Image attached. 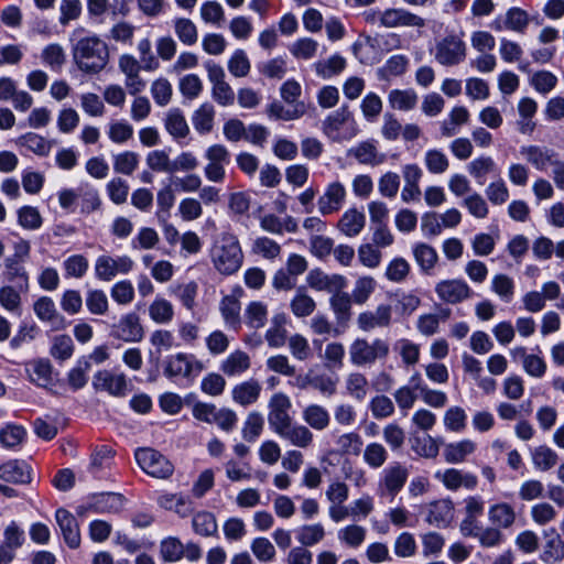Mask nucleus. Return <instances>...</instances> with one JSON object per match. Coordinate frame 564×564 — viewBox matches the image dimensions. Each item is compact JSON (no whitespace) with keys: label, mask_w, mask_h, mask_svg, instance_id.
Here are the masks:
<instances>
[{"label":"nucleus","mask_w":564,"mask_h":564,"mask_svg":"<svg viewBox=\"0 0 564 564\" xmlns=\"http://www.w3.org/2000/svg\"><path fill=\"white\" fill-rule=\"evenodd\" d=\"M467 47L462 36L448 34L435 45L434 57L443 66H456L466 58Z\"/></svg>","instance_id":"nucleus-5"},{"label":"nucleus","mask_w":564,"mask_h":564,"mask_svg":"<svg viewBox=\"0 0 564 564\" xmlns=\"http://www.w3.org/2000/svg\"><path fill=\"white\" fill-rule=\"evenodd\" d=\"M78 198L80 199V213L85 215L99 210L102 204L99 192L88 184L78 187Z\"/></svg>","instance_id":"nucleus-53"},{"label":"nucleus","mask_w":564,"mask_h":564,"mask_svg":"<svg viewBox=\"0 0 564 564\" xmlns=\"http://www.w3.org/2000/svg\"><path fill=\"white\" fill-rule=\"evenodd\" d=\"M33 312L41 322L50 324L54 329H63L66 326L65 317L48 296L39 297L33 303Z\"/></svg>","instance_id":"nucleus-24"},{"label":"nucleus","mask_w":564,"mask_h":564,"mask_svg":"<svg viewBox=\"0 0 564 564\" xmlns=\"http://www.w3.org/2000/svg\"><path fill=\"white\" fill-rule=\"evenodd\" d=\"M55 520L68 547L77 549L80 545V531L76 518L66 509L59 508L55 512Z\"/></svg>","instance_id":"nucleus-25"},{"label":"nucleus","mask_w":564,"mask_h":564,"mask_svg":"<svg viewBox=\"0 0 564 564\" xmlns=\"http://www.w3.org/2000/svg\"><path fill=\"white\" fill-rule=\"evenodd\" d=\"M156 502L164 510L174 511L181 518H187L193 512L191 501L181 494H162Z\"/></svg>","instance_id":"nucleus-37"},{"label":"nucleus","mask_w":564,"mask_h":564,"mask_svg":"<svg viewBox=\"0 0 564 564\" xmlns=\"http://www.w3.org/2000/svg\"><path fill=\"white\" fill-rule=\"evenodd\" d=\"M519 152L538 171H545L558 155L554 150L540 145H523Z\"/></svg>","instance_id":"nucleus-26"},{"label":"nucleus","mask_w":564,"mask_h":564,"mask_svg":"<svg viewBox=\"0 0 564 564\" xmlns=\"http://www.w3.org/2000/svg\"><path fill=\"white\" fill-rule=\"evenodd\" d=\"M393 310L390 304H379L375 310L364 311L358 314L356 324L364 333L375 329H386L392 325Z\"/></svg>","instance_id":"nucleus-13"},{"label":"nucleus","mask_w":564,"mask_h":564,"mask_svg":"<svg viewBox=\"0 0 564 564\" xmlns=\"http://www.w3.org/2000/svg\"><path fill=\"white\" fill-rule=\"evenodd\" d=\"M529 24V13L522 8L511 7L503 15H497L490 23V28L496 32L512 31L524 34Z\"/></svg>","instance_id":"nucleus-15"},{"label":"nucleus","mask_w":564,"mask_h":564,"mask_svg":"<svg viewBox=\"0 0 564 564\" xmlns=\"http://www.w3.org/2000/svg\"><path fill=\"white\" fill-rule=\"evenodd\" d=\"M124 506V498L120 494L104 492L96 495L91 500L78 507L77 513L85 516L88 512L95 513H118Z\"/></svg>","instance_id":"nucleus-16"},{"label":"nucleus","mask_w":564,"mask_h":564,"mask_svg":"<svg viewBox=\"0 0 564 564\" xmlns=\"http://www.w3.org/2000/svg\"><path fill=\"white\" fill-rule=\"evenodd\" d=\"M275 434L289 445L296 448L307 449L314 444L313 432L305 424L295 423L293 421Z\"/></svg>","instance_id":"nucleus-23"},{"label":"nucleus","mask_w":564,"mask_h":564,"mask_svg":"<svg viewBox=\"0 0 564 564\" xmlns=\"http://www.w3.org/2000/svg\"><path fill=\"white\" fill-rule=\"evenodd\" d=\"M17 142L40 156L48 155L52 149V144L48 140L33 132H28L21 135Z\"/></svg>","instance_id":"nucleus-56"},{"label":"nucleus","mask_w":564,"mask_h":564,"mask_svg":"<svg viewBox=\"0 0 564 564\" xmlns=\"http://www.w3.org/2000/svg\"><path fill=\"white\" fill-rule=\"evenodd\" d=\"M243 317L248 327L262 328L268 321V305L261 301H252L246 306Z\"/></svg>","instance_id":"nucleus-46"},{"label":"nucleus","mask_w":564,"mask_h":564,"mask_svg":"<svg viewBox=\"0 0 564 564\" xmlns=\"http://www.w3.org/2000/svg\"><path fill=\"white\" fill-rule=\"evenodd\" d=\"M207 76L213 85L212 97L220 106H230L235 101V93L230 85L225 80L224 68L215 62L205 63Z\"/></svg>","instance_id":"nucleus-11"},{"label":"nucleus","mask_w":564,"mask_h":564,"mask_svg":"<svg viewBox=\"0 0 564 564\" xmlns=\"http://www.w3.org/2000/svg\"><path fill=\"white\" fill-rule=\"evenodd\" d=\"M351 296L341 291H336L329 299V306L338 322H347L351 316Z\"/></svg>","instance_id":"nucleus-49"},{"label":"nucleus","mask_w":564,"mask_h":564,"mask_svg":"<svg viewBox=\"0 0 564 564\" xmlns=\"http://www.w3.org/2000/svg\"><path fill=\"white\" fill-rule=\"evenodd\" d=\"M242 295V288L236 286L232 289L230 294L221 297L218 306L225 326L235 332H238L241 328L240 299Z\"/></svg>","instance_id":"nucleus-14"},{"label":"nucleus","mask_w":564,"mask_h":564,"mask_svg":"<svg viewBox=\"0 0 564 564\" xmlns=\"http://www.w3.org/2000/svg\"><path fill=\"white\" fill-rule=\"evenodd\" d=\"M347 189L339 181L330 182L323 195L318 197V212L323 216L332 215L340 210L346 202Z\"/></svg>","instance_id":"nucleus-19"},{"label":"nucleus","mask_w":564,"mask_h":564,"mask_svg":"<svg viewBox=\"0 0 564 564\" xmlns=\"http://www.w3.org/2000/svg\"><path fill=\"white\" fill-rule=\"evenodd\" d=\"M177 39L185 45H193L197 42L198 32L194 22L186 18H177L173 22Z\"/></svg>","instance_id":"nucleus-63"},{"label":"nucleus","mask_w":564,"mask_h":564,"mask_svg":"<svg viewBox=\"0 0 564 564\" xmlns=\"http://www.w3.org/2000/svg\"><path fill=\"white\" fill-rule=\"evenodd\" d=\"M0 479L13 484H29L31 471L24 462L9 460L0 466Z\"/></svg>","instance_id":"nucleus-34"},{"label":"nucleus","mask_w":564,"mask_h":564,"mask_svg":"<svg viewBox=\"0 0 564 564\" xmlns=\"http://www.w3.org/2000/svg\"><path fill=\"white\" fill-rule=\"evenodd\" d=\"M438 299L448 304H458L473 295L469 285L460 279L442 280L435 285Z\"/></svg>","instance_id":"nucleus-20"},{"label":"nucleus","mask_w":564,"mask_h":564,"mask_svg":"<svg viewBox=\"0 0 564 564\" xmlns=\"http://www.w3.org/2000/svg\"><path fill=\"white\" fill-rule=\"evenodd\" d=\"M443 423L447 431L460 433L466 429L467 413L462 406H449L444 413Z\"/></svg>","instance_id":"nucleus-55"},{"label":"nucleus","mask_w":564,"mask_h":564,"mask_svg":"<svg viewBox=\"0 0 564 564\" xmlns=\"http://www.w3.org/2000/svg\"><path fill=\"white\" fill-rule=\"evenodd\" d=\"M291 408V399L285 393L275 392L271 395L268 403V422L273 433H278L293 421L290 414Z\"/></svg>","instance_id":"nucleus-12"},{"label":"nucleus","mask_w":564,"mask_h":564,"mask_svg":"<svg viewBox=\"0 0 564 564\" xmlns=\"http://www.w3.org/2000/svg\"><path fill=\"white\" fill-rule=\"evenodd\" d=\"M381 26L386 29H420L425 26V20L404 8H388L381 11Z\"/></svg>","instance_id":"nucleus-18"},{"label":"nucleus","mask_w":564,"mask_h":564,"mask_svg":"<svg viewBox=\"0 0 564 564\" xmlns=\"http://www.w3.org/2000/svg\"><path fill=\"white\" fill-rule=\"evenodd\" d=\"M251 366L249 355L240 349L229 354L220 364V370L228 377H235L247 371Z\"/></svg>","instance_id":"nucleus-36"},{"label":"nucleus","mask_w":564,"mask_h":564,"mask_svg":"<svg viewBox=\"0 0 564 564\" xmlns=\"http://www.w3.org/2000/svg\"><path fill=\"white\" fill-rule=\"evenodd\" d=\"M133 268V261L128 256L111 257L101 254L95 261V275L98 280L109 282L118 274H127Z\"/></svg>","instance_id":"nucleus-10"},{"label":"nucleus","mask_w":564,"mask_h":564,"mask_svg":"<svg viewBox=\"0 0 564 564\" xmlns=\"http://www.w3.org/2000/svg\"><path fill=\"white\" fill-rule=\"evenodd\" d=\"M544 538L546 541L540 556L541 560L546 564H554L562 561L564 557V541L562 536L555 529H550L544 532Z\"/></svg>","instance_id":"nucleus-31"},{"label":"nucleus","mask_w":564,"mask_h":564,"mask_svg":"<svg viewBox=\"0 0 564 564\" xmlns=\"http://www.w3.org/2000/svg\"><path fill=\"white\" fill-rule=\"evenodd\" d=\"M207 164L204 167V175L207 181L223 183L226 177V165L230 162V153L223 144L208 147L204 154Z\"/></svg>","instance_id":"nucleus-8"},{"label":"nucleus","mask_w":564,"mask_h":564,"mask_svg":"<svg viewBox=\"0 0 564 564\" xmlns=\"http://www.w3.org/2000/svg\"><path fill=\"white\" fill-rule=\"evenodd\" d=\"M204 369V364L194 355L178 352L167 357L164 367V375L169 378L182 377L195 379Z\"/></svg>","instance_id":"nucleus-7"},{"label":"nucleus","mask_w":564,"mask_h":564,"mask_svg":"<svg viewBox=\"0 0 564 564\" xmlns=\"http://www.w3.org/2000/svg\"><path fill=\"white\" fill-rule=\"evenodd\" d=\"M24 542V530L15 521H11L3 530V541L1 545L8 551L15 553Z\"/></svg>","instance_id":"nucleus-61"},{"label":"nucleus","mask_w":564,"mask_h":564,"mask_svg":"<svg viewBox=\"0 0 564 564\" xmlns=\"http://www.w3.org/2000/svg\"><path fill=\"white\" fill-rule=\"evenodd\" d=\"M345 389L352 399L364 401L369 392V381L364 373L354 371L347 375Z\"/></svg>","instance_id":"nucleus-44"},{"label":"nucleus","mask_w":564,"mask_h":564,"mask_svg":"<svg viewBox=\"0 0 564 564\" xmlns=\"http://www.w3.org/2000/svg\"><path fill=\"white\" fill-rule=\"evenodd\" d=\"M476 443L469 438H464L458 442L448 443L445 445L443 456L448 464L464 463L468 456L475 453Z\"/></svg>","instance_id":"nucleus-33"},{"label":"nucleus","mask_w":564,"mask_h":564,"mask_svg":"<svg viewBox=\"0 0 564 564\" xmlns=\"http://www.w3.org/2000/svg\"><path fill=\"white\" fill-rule=\"evenodd\" d=\"M24 262L6 258L3 261V280L19 286L22 291H29L30 276Z\"/></svg>","instance_id":"nucleus-30"},{"label":"nucleus","mask_w":564,"mask_h":564,"mask_svg":"<svg viewBox=\"0 0 564 564\" xmlns=\"http://www.w3.org/2000/svg\"><path fill=\"white\" fill-rule=\"evenodd\" d=\"M215 109L209 102H205L196 109L192 117L194 129L199 134H207L214 128Z\"/></svg>","instance_id":"nucleus-47"},{"label":"nucleus","mask_w":564,"mask_h":564,"mask_svg":"<svg viewBox=\"0 0 564 564\" xmlns=\"http://www.w3.org/2000/svg\"><path fill=\"white\" fill-rule=\"evenodd\" d=\"M434 477L451 491L459 489L474 490L478 485L476 475L454 467L437 470Z\"/></svg>","instance_id":"nucleus-17"},{"label":"nucleus","mask_w":564,"mask_h":564,"mask_svg":"<svg viewBox=\"0 0 564 564\" xmlns=\"http://www.w3.org/2000/svg\"><path fill=\"white\" fill-rule=\"evenodd\" d=\"M210 260L220 274L236 273L243 262V253L237 237L232 234H223L210 248Z\"/></svg>","instance_id":"nucleus-2"},{"label":"nucleus","mask_w":564,"mask_h":564,"mask_svg":"<svg viewBox=\"0 0 564 564\" xmlns=\"http://www.w3.org/2000/svg\"><path fill=\"white\" fill-rule=\"evenodd\" d=\"M288 323L289 318L284 313H278L272 316L270 326L264 334V339L269 347L281 348L288 343Z\"/></svg>","instance_id":"nucleus-28"},{"label":"nucleus","mask_w":564,"mask_h":564,"mask_svg":"<svg viewBox=\"0 0 564 564\" xmlns=\"http://www.w3.org/2000/svg\"><path fill=\"white\" fill-rule=\"evenodd\" d=\"M387 448L377 442L369 443L364 449V462L373 469L382 467L388 460Z\"/></svg>","instance_id":"nucleus-64"},{"label":"nucleus","mask_w":564,"mask_h":564,"mask_svg":"<svg viewBox=\"0 0 564 564\" xmlns=\"http://www.w3.org/2000/svg\"><path fill=\"white\" fill-rule=\"evenodd\" d=\"M454 502L446 498L433 501L429 505L426 522L431 525L447 527L454 519Z\"/></svg>","instance_id":"nucleus-27"},{"label":"nucleus","mask_w":564,"mask_h":564,"mask_svg":"<svg viewBox=\"0 0 564 564\" xmlns=\"http://www.w3.org/2000/svg\"><path fill=\"white\" fill-rule=\"evenodd\" d=\"M261 391L260 382L256 379H249L236 384L232 388L231 397L237 404L246 408L259 400Z\"/></svg>","instance_id":"nucleus-29"},{"label":"nucleus","mask_w":564,"mask_h":564,"mask_svg":"<svg viewBox=\"0 0 564 564\" xmlns=\"http://www.w3.org/2000/svg\"><path fill=\"white\" fill-rule=\"evenodd\" d=\"M366 224L364 213L356 208L347 209L338 221L339 230L347 237H356L361 232Z\"/></svg>","instance_id":"nucleus-39"},{"label":"nucleus","mask_w":564,"mask_h":564,"mask_svg":"<svg viewBox=\"0 0 564 564\" xmlns=\"http://www.w3.org/2000/svg\"><path fill=\"white\" fill-rule=\"evenodd\" d=\"M349 360L355 367H370L379 360H386L390 355V344L387 339L375 337L355 338L348 348Z\"/></svg>","instance_id":"nucleus-3"},{"label":"nucleus","mask_w":564,"mask_h":564,"mask_svg":"<svg viewBox=\"0 0 564 564\" xmlns=\"http://www.w3.org/2000/svg\"><path fill=\"white\" fill-rule=\"evenodd\" d=\"M419 97L414 89H392L388 95V102L392 109L410 111L415 108Z\"/></svg>","instance_id":"nucleus-41"},{"label":"nucleus","mask_w":564,"mask_h":564,"mask_svg":"<svg viewBox=\"0 0 564 564\" xmlns=\"http://www.w3.org/2000/svg\"><path fill=\"white\" fill-rule=\"evenodd\" d=\"M264 429V419L261 413L257 411L250 412L246 421L243 423L241 433L242 437L250 443L257 441V438L262 434Z\"/></svg>","instance_id":"nucleus-60"},{"label":"nucleus","mask_w":564,"mask_h":564,"mask_svg":"<svg viewBox=\"0 0 564 564\" xmlns=\"http://www.w3.org/2000/svg\"><path fill=\"white\" fill-rule=\"evenodd\" d=\"M514 281L507 274L499 273L491 280V291L505 303H510L514 296Z\"/></svg>","instance_id":"nucleus-57"},{"label":"nucleus","mask_w":564,"mask_h":564,"mask_svg":"<svg viewBox=\"0 0 564 564\" xmlns=\"http://www.w3.org/2000/svg\"><path fill=\"white\" fill-rule=\"evenodd\" d=\"M149 317L159 325L170 324L175 315L173 304L161 296H156L149 305Z\"/></svg>","instance_id":"nucleus-40"},{"label":"nucleus","mask_w":564,"mask_h":564,"mask_svg":"<svg viewBox=\"0 0 564 564\" xmlns=\"http://www.w3.org/2000/svg\"><path fill=\"white\" fill-rule=\"evenodd\" d=\"M496 170V163L490 156H479L473 160L467 165V171L477 181L478 184H484L486 176Z\"/></svg>","instance_id":"nucleus-62"},{"label":"nucleus","mask_w":564,"mask_h":564,"mask_svg":"<svg viewBox=\"0 0 564 564\" xmlns=\"http://www.w3.org/2000/svg\"><path fill=\"white\" fill-rule=\"evenodd\" d=\"M531 459L535 469L547 471L558 463L557 453L546 445H540L531 451Z\"/></svg>","instance_id":"nucleus-43"},{"label":"nucleus","mask_w":564,"mask_h":564,"mask_svg":"<svg viewBox=\"0 0 564 564\" xmlns=\"http://www.w3.org/2000/svg\"><path fill=\"white\" fill-rule=\"evenodd\" d=\"M93 386L96 390L106 391L113 397H124L128 381L124 373L99 370L94 376Z\"/></svg>","instance_id":"nucleus-22"},{"label":"nucleus","mask_w":564,"mask_h":564,"mask_svg":"<svg viewBox=\"0 0 564 564\" xmlns=\"http://www.w3.org/2000/svg\"><path fill=\"white\" fill-rule=\"evenodd\" d=\"M134 456L140 468L154 478L165 479L174 471L171 462L153 448H139Z\"/></svg>","instance_id":"nucleus-6"},{"label":"nucleus","mask_w":564,"mask_h":564,"mask_svg":"<svg viewBox=\"0 0 564 564\" xmlns=\"http://www.w3.org/2000/svg\"><path fill=\"white\" fill-rule=\"evenodd\" d=\"M315 308V300L307 294L304 288H299L290 302L293 315L300 318L307 317L314 313Z\"/></svg>","instance_id":"nucleus-42"},{"label":"nucleus","mask_w":564,"mask_h":564,"mask_svg":"<svg viewBox=\"0 0 564 564\" xmlns=\"http://www.w3.org/2000/svg\"><path fill=\"white\" fill-rule=\"evenodd\" d=\"M302 419L311 431H324L330 424L328 410L317 403L306 405L302 411Z\"/></svg>","instance_id":"nucleus-32"},{"label":"nucleus","mask_w":564,"mask_h":564,"mask_svg":"<svg viewBox=\"0 0 564 564\" xmlns=\"http://www.w3.org/2000/svg\"><path fill=\"white\" fill-rule=\"evenodd\" d=\"M164 127L169 134L175 140L184 139L189 134L187 121L178 108H172L166 112Z\"/></svg>","instance_id":"nucleus-38"},{"label":"nucleus","mask_w":564,"mask_h":564,"mask_svg":"<svg viewBox=\"0 0 564 564\" xmlns=\"http://www.w3.org/2000/svg\"><path fill=\"white\" fill-rule=\"evenodd\" d=\"M325 534L322 523L304 524L296 531V539L302 546L307 549L323 541Z\"/></svg>","instance_id":"nucleus-54"},{"label":"nucleus","mask_w":564,"mask_h":564,"mask_svg":"<svg viewBox=\"0 0 564 564\" xmlns=\"http://www.w3.org/2000/svg\"><path fill=\"white\" fill-rule=\"evenodd\" d=\"M192 528L200 536H214L218 532V524L214 513L209 511H198L192 518Z\"/></svg>","instance_id":"nucleus-45"},{"label":"nucleus","mask_w":564,"mask_h":564,"mask_svg":"<svg viewBox=\"0 0 564 564\" xmlns=\"http://www.w3.org/2000/svg\"><path fill=\"white\" fill-rule=\"evenodd\" d=\"M306 283L312 290L333 294L336 291L344 290L347 280L341 274H327L321 269H313L306 275Z\"/></svg>","instance_id":"nucleus-21"},{"label":"nucleus","mask_w":564,"mask_h":564,"mask_svg":"<svg viewBox=\"0 0 564 564\" xmlns=\"http://www.w3.org/2000/svg\"><path fill=\"white\" fill-rule=\"evenodd\" d=\"M350 119L347 106L330 113L323 123L324 132L333 140H340L339 129Z\"/></svg>","instance_id":"nucleus-51"},{"label":"nucleus","mask_w":564,"mask_h":564,"mask_svg":"<svg viewBox=\"0 0 564 564\" xmlns=\"http://www.w3.org/2000/svg\"><path fill=\"white\" fill-rule=\"evenodd\" d=\"M72 53L77 67L87 74L101 72L109 62L108 45L97 35L77 40Z\"/></svg>","instance_id":"nucleus-1"},{"label":"nucleus","mask_w":564,"mask_h":564,"mask_svg":"<svg viewBox=\"0 0 564 564\" xmlns=\"http://www.w3.org/2000/svg\"><path fill=\"white\" fill-rule=\"evenodd\" d=\"M26 371L31 381L39 387H47L52 382V366L48 360H34L29 364Z\"/></svg>","instance_id":"nucleus-52"},{"label":"nucleus","mask_w":564,"mask_h":564,"mask_svg":"<svg viewBox=\"0 0 564 564\" xmlns=\"http://www.w3.org/2000/svg\"><path fill=\"white\" fill-rule=\"evenodd\" d=\"M359 163L376 166L384 161V155L379 154L371 142H361L349 151Z\"/></svg>","instance_id":"nucleus-50"},{"label":"nucleus","mask_w":564,"mask_h":564,"mask_svg":"<svg viewBox=\"0 0 564 564\" xmlns=\"http://www.w3.org/2000/svg\"><path fill=\"white\" fill-rule=\"evenodd\" d=\"M185 547L176 536L164 538L159 545V553L163 562L174 563L184 557Z\"/></svg>","instance_id":"nucleus-48"},{"label":"nucleus","mask_w":564,"mask_h":564,"mask_svg":"<svg viewBox=\"0 0 564 564\" xmlns=\"http://www.w3.org/2000/svg\"><path fill=\"white\" fill-rule=\"evenodd\" d=\"M409 475L410 470L404 464L400 462L390 464L380 474L377 495L393 500L406 484Z\"/></svg>","instance_id":"nucleus-4"},{"label":"nucleus","mask_w":564,"mask_h":564,"mask_svg":"<svg viewBox=\"0 0 564 564\" xmlns=\"http://www.w3.org/2000/svg\"><path fill=\"white\" fill-rule=\"evenodd\" d=\"M145 335L140 316L134 312L123 314L119 321L112 325L110 336L115 339L135 344L143 340Z\"/></svg>","instance_id":"nucleus-9"},{"label":"nucleus","mask_w":564,"mask_h":564,"mask_svg":"<svg viewBox=\"0 0 564 564\" xmlns=\"http://www.w3.org/2000/svg\"><path fill=\"white\" fill-rule=\"evenodd\" d=\"M337 451L341 455H359L362 447L361 436L356 432L338 435L335 440Z\"/></svg>","instance_id":"nucleus-58"},{"label":"nucleus","mask_w":564,"mask_h":564,"mask_svg":"<svg viewBox=\"0 0 564 564\" xmlns=\"http://www.w3.org/2000/svg\"><path fill=\"white\" fill-rule=\"evenodd\" d=\"M517 519L514 508L507 502H497L488 509L489 522L500 529L511 528Z\"/></svg>","instance_id":"nucleus-35"},{"label":"nucleus","mask_w":564,"mask_h":564,"mask_svg":"<svg viewBox=\"0 0 564 564\" xmlns=\"http://www.w3.org/2000/svg\"><path fill=\"white\" fill-rule=\"evenodd\" d=\"M346 67V59L335 54L327 59L318 61L314 64L315 72L323 78H330L341 73Z\"/></svg>","instance_id":"nucleus-59"}]
</instances>
